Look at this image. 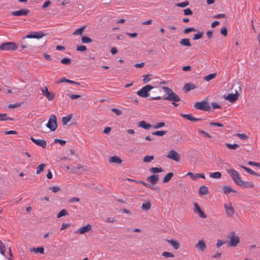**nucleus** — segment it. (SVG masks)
Instances as JSON below:
<instances>
[{"instance_id":"26","label":"nucleus","mask_w":260,"mask_h":260,"mask_svg":"<svg viewBox=\"0 0 260 260\" xmlns=\"http://www.w3.org/2000/svg\"><path fill=\"white\" fill-rule=\"evenodd\" d=\"M223 190L225 194H228L231 192H237V191L234 190L231 186L228 185L224 186Z\"/></svg>"},{"instance_id":"47","label":"nucleus","mask_w":260,"mask_h":260,"mask_svg":"<svg viewBox=\"0 0 260 260\" xmlns=\"http://www.w3.org/2000/svg\"><path fill=\"white\" fill-rule=\"evenodd\" d=\"M162 256H163L165 257H167V258L174 257V255L172 253L169 252H167V251L163 252L162 253Z\"/></svg>"},{"instance_id":"21","label":"nucleus","mask_w":260,"mask_h":260,"mask_svg":"<svg viewBox=\"0 0 260 260\" xmlns=\"http://www.w3.org/2000/svg\"><path fill=\"white\" fill-rule=\"evenodd\" d=\"M181 115L182 117H183L187 120H189L190 121H200V120H202L201 118H197L194 117H192L191 114H182Z\"/></svg>"},{"instance_id":"60","label":"nucleus","mask_w":260,"mask_h":260,"mask_svg":"<svg viewBox=\"0 0 260 260\" xmlns=\"http://www.w3.org/2000/svg\"><path fill=\"white\" fill-rule=\"evenodd\" d=\"M226 243V241L218 240L216 243V247L217 248H219L221 246L224 244Z\"/></svg>"},{"instance_id":"11","label":"nucleus","mask_w":260,"mask_h":260,"mask_svg":"<svg viewBox=\"0 0 260 260\" xmlns=\"http://www.w3.org/2000/svg\"><path fill=\"white\" fill-rule=\"evenodd\" d=\"M194 212L195 213L198 214L199 216L203 218H205L207 217V215L204 213V212L202 211L200 207L198 205L197 203H194Z\"/></svg>"},{"instance_id":"48","label":"nucleus","mask_w":260,"mask_h":260,"mask_svg":"<svg viewBox=\"0 0 260 260\" xmlns=\"http://www.w3.org/2000/svg\"><path fill=\"white\" fill-rule=\"evenodd\" d=\"M203 34H204L203 32L201 31V32H200L197 34H195L194 35V37L193 38V40H198V39H201V38H202Z\"/></svg>"},{"instance_id":"55","label":"nucleus","mask_w":260,"mask_h":260,"mask_svg":"<svg viewBox=\"0 0 260 260\" xmlns=\"http://www.w3.org/2000/svg\"><path fill=\"white\" fill-rule=\"evenodd\" d=\"M21 106V104L20 103H16L14 104H10L8 105V107L10 109L11 108H15L19 107Z\"/></svg>"},{"instance_id":"40","label":"nucleus","mask_w":260,"mask_h":260,"mask_svg":"<svg viewBox=\"0 0 260 260\" xmlns=\"http://www.w3.org/2000/svg\"><path fill=\"white\" fill-rule=\"evenodd\" d=\"M85 28V26H84L81 28H79L77 29H76L74 32H73V35H81L83 33V31L84 30V29Z\"/></svg>"},{"instance_id":"36","label":"nucleus","mask_w":260,"mask_h":260,"mask_svg":"<svg viewBox=\"0 0 260 260\" xmlns=\"http://www.w3.org/2000/svg\"><path fill=\"white\" fill-rule=\"evenodd\" d=\"M153 155H146L143 158V161L144 162H149L154 159Z\"/></svg>"},{"instance_id":"51","label":"nucleus","mask_w":260,"mask_h":260,"mask_svg":"<svg viewBox=\"0 0 260 260\" xmlns=\"http://www.w3.org/2000/svg\"><path fill=\"white\" fill-rule=\"evenodd\" d=\"M187 175L190 176V178L194 180L198 178V174H194L192 172H188L187 174Z\"/></svg>"},{"instance_id":"61","label":"nucleus","mask_w":260,"mask_h":260,"mask_svg":"<svg viewBox=\"0 0 260 260\" xmlns=\"http://www.w3.org/2000/svg\"><path fill=\"white\" fill-rule=\"evenodd\" d=\"M54 142L55 143H58L61 146L64 145L66 144V141H64V140H60V139H56L54 140Z\"/></svg>"},{"instance_id":"8","label":"nucleus","mask_w":260,"mask_h":260,"mask_svg":"<svg viewBox=\"0 0 260 260\" xmlns=\"http://www.w3.org/2000/svg\"><path fill=\"white\" fill-rule=\"evenodd\" d=\"M41 92L44 96H45L49 101H52L55 98V94L51 92L48 90V87L45 86L40 88Z\"/></svg>"},{"instance_id":"29","label":"nucleus","mask_w":260,"mask_h":260,"mask_svg":"<svg viewBox=\"0 0 260 260\" xmlns=\"http://www.w3.org/2000/svg\"><path fill=\"white\" fill-rule=\"evenodd\" d=\"M72 114H69L67 116L62 117V123L63 125H66L71 119L72 117Z\"/></svg>"},{"instance_id":"31","label":"nucleus","mask_w":260,"mask_h":260,"mask_svg":"<svg viewBox=\"0 0 260 260\" xmlns=\"http://www.w3.org/2000/svg\"><path fill=\"white\" fill-rule=\"evenodd\" d=\"M151 203L150 202H148L142 204V209L144 211H148L151 208Z\"/></svg>"},{"instance_id":"56","label":"nucleus","mask_w":260,"mask_h":260,"mask_svg":"<svg viewBox=\"0 0 260 260\" xmlns=\"http://www.w3.org/2000/svg\"><path fill=\"white\" fill-rule=\"evenodd\" d=\"M220 33L224 37L228 35L227 28L225 26H223L220 30Z\"/></svg>"},{"instance_id":"12","label":"nucleus","mask_w":260,"mask_h":260,"mask_svg":"<svg viewBox=\"0 0 260 260\" xmlns=\"http://www.w3.org/2000/svg\"><path fill=\"white\" fill-rule=\"evenodd\" d=\"M29 12L27 9H23L18 11H13L12 12V15L13 16H25L27 15Z\"/></svg>"},{"instance_id":"2","label":"nucleus","mask_w":260,"mask_h":260,"mask_svg":"<svg viewBox=\"0 0 260 260\" xmlns=\"http://www.w3.org/2000/svg\"><path fill=\"white\" fill-rule=\"evenodd\" d=\"M227 238L230 240L228 242V246L229 247H236L240 242L239 237L238 235H236L235 232L234 231L230 233Z\"/></svg>"},{"instance_id":"52","label":"nucleus","mask_w":260,"mask_h":260,"mask_svg":"<svg viewBox=\"0 0 260 260\" xmlns=\"http://www.w3.org/2000/svg\"><path fill=\"white\" fill-rule=\"evenodd\" d=\"M111 111L114 112L117 116H120L122 114V111L118 109L112 108Z\"/></svg>"},{"instance_id":"64","label":"nucleus","mask_w":260,"mask_h":260,"mask_svg":"<svg viewBox=\"0 0 260 260\" xmlns=\"http://www.w3.org/2000/svg\"><path fill=\"white\" fill-rule=\"evenodd\" d=\"M79 201H80V199L78 198H76V197L72 198L69 200V202L70 203H74V202H78Z\"/></svg>"},{"instance_id":"14","label":"nucleus","mask_w":260,"mask_h":260,"mask_svg":"<svg viewBox=\"0 0 260 260\" xmlns=\"http://www.w3.org/2000/svg\"><path fill=\"white\" fill-rule=\"evenodd\" d=\"M195 247L201 251H204L207 246L204 240H200L196 244Z\"/></svg>"},{"instance_id":"43","label":"nucleus","mask_w":260,"mask_h":260,"mask_svg":"<svg viewBox=\"0 0 260 260\" xmlns=\"http://www.w3.org/2000/svg\"><path fill=\"white\" fill-rule=\"evenodd\" d=\"M61 63L69 65L71 64V59L69 58H64L60 60Z\"/></svg>"},{"instance_id":"33","label":"nucleus","mask_w":260,"mask_h":260,"mask_svg":"<svg viewBox=\"0 0 260 260\" xmlns=\"http://www.w3.org/2000/svg\"><path fill=\"white\" fill-rule=\"evenodd\" d=\"M46 166V165L45 164H42L39 165L37 168L36 174H39L43 172Z\"/></svg>"},{"instance_id":"35","label":"nucleus","mask_w":260,"mask_h":260,"mask_svg":"<svg viewBox=\"0 0 260 260\" xmlns=\"http://www.w3.org/2000/svg\"><path fill=\"white\" fill-rule=\"evenodd\" d=\"M30 251L35 252H39L40 253L43 254L44 252V249L42 247L38 248H32V249H30Z\"/></svg>"},{"instance_id":"63","label":"nucleus","mask_w":260,"mask_h":260,"mask_svg":"<svg viewBox=\"0 0 260 260\" xmlns=\"http://www.w3.org/2000/svg\"><path fill=\"white\" fill-rule=\"evenodd\" d=\"M50 4H51L50 1H49V0L46 1L44 3L43 6H42V9H45V8H47L48 7H49L50 5Z\"/></svg>"},{"instance_id":"28","label":"nucleus","mask_w":260,"mask_h":260,"mask_svg":"<svg viewBox=\"0 0 260 260\" xmlns=\"http://www.w3.org/2000/svg\"><path fill=\"white\" fill-rule=\"evenodd\" d=\"M149 171L152 173H161L164 171L162 169L161 167L159 168H156V167H153L149 169Z\"/></svg>"},{"instance_id":"41","label":"nucleus","mask_w":260,"mask_h":260,"mask_svg":"<svg viewBox=\"0 0 260 260\" xmlns=\"http://www.w3.org/2000/svg\"><path fill=\"white\" fill-rule=\"evenodd\" d=\"M167 131H156V132H153L152 133V134L153 135H155V136H163L164 135H166L167 134Z\"/></svg>"},{"instance_id":"6","label":"nucleus","mask_w":260,"mask_h":260,"mask_svg":"<svg viewBox=\"0 0 260 260\" xmlns=\"http://www.w3.org/2000/svg\"><path fill=\"white\" fill-rule=\"evenodd\" d=\"M153 88V87L150 85H146L141 89L138 91L137 94L142 98H147L149 95V91Z\"/></svg>"},{"instance_id":"42","label":"nucleus","mask_w":260,"mask_h":260,"mask_svg":"<svg viewBox=\"0 0 260 260\" xmlns=\"http://www.w3.org/2000/svg\"><path fill=\"white\" fill-rule=\"evenodd\" d=\"M68 215V212L66 209H62L61 210L58 214L57 215V218H60L62 216Z\"/></svg>"},{"instance_id":"24","label":"nucleus","mask_w":260,"mask_h":260,"mask_svg":"<svg viewBox=\"0 0 260 260\" xmlns=\"http://www.w3.org/2000/svg\"><path fill=\"white\" fill-rule=\"evenodd\" d=\"M138 126L142 127L145 129H148L152 126L150 124L147 123L146 121L143 120L139 122Z\"/></svg>"},{"instance_id":"20","label":"nucleus","mask_w":260,"mask_h":260,"mask_svg":"<svg viewBox=\"0 0 260 260\" xmlns=\"http://www.w3.org/2000/svg\"><path fill=\"white\" fill-rule=\"evenodd\" d=\"M196 88V86L191 83H186L184 85L183 89L185 92H187L191 90L194 89Z\"/></svg>"},{"instance_id":"9","label":"nucleus","mask_w":260,"mask_h":260,"mask_svg":"<svg viewBox=\"0 0 260 260\" xmlns=\"http://www.w3.org/2000/svg\"><path fill=\"white\" fill-rule=\"evenodd\" d=\"M46 35L42 31H32L30 34L25 36L28 39H40L44 37Z\"/></svg>"},{"instance_id":"19","label":"nucleus","mask_w":260,"mask_h":260,"mask_svg":"<svg viewBox=\"0 0 260 260\" xmlns=\"http://www.w3.org/2000/svg\"><path fill=\"white\" fill-rule=\"evenodd\" d=\"M224 208L227 215L229 216H233L234 213V209L232 205L225 204Z\"/></svg>"},{"instance_id":"59","label":"nucleus","mask_w":260,"mask_h":260,"mask_svg":"<svg viewBox=\"0 0 260 260\" xmlns=\"http://www.w3.org/2000/svg\"><path fill=\"white\" fill-rule=\"evenodd\" d=\"M247 164L250 166H254L260 168V163L252 161H249Z\"/></svg>"},{"instance_id":"16","label":"nucleus","mask_w":260,"mask_h":260,"mask_svg":"<svg viewBox=\"0 0 260 260\" xmlns=\"http://www.w3.org/2000/svg\"><path fill=\"white\" fill-rule=\"evenodd\" d=\"M159 180V176L158 175H152L147 178V181L150 182L151 184H155Z\"/></svg>"},{"instance_id":"44","label":"nucleus","mask_w":260,"mask_h":260,"mask_svg":"<svg viewBox=\"0 0 260 260\" xmlns=\"http://www.w3.org/2000/svg\"><path fill=\"white\" fill-rule=\"evenodd\" d=\"M216 75L215 73L210 74L209 75L206 76L204 77V79L207 81H209L211 79L214 78L216 77Z\"/></svg>"},{"instance_id":"62","label":"nucleus","mask_w":260,"mask_h":260,"mask_svg":"<svg viewBox=\"0 0 260 260\" xmlns=\"http://www.w3.org/2000/svg\"><path fill=\"white\" fill-rule=\"evenodd\" d=\"M184 14L185 15H189L192 14V12L191 9L187 8L183 10Z\"/></svg>"},{"instance_id":"4","label":"nucleus","mask_w":260,"mask_h":260,"mask_svg":"<svg viewBox=\"0 0 260 260\" xmlns=\"http://www.w3.org/2000/svg\"><path fill=\"white\" fill-rule=\"evenodd\" d=\"M227 172L230 175L234 183L237 185L242 180L240 176V174L234 169H228Z\"/></svg>"},{"instance_id":"54","label":"nucleus","mask_w":260,"mask_h":260,"mask_svg":"<svg viewBox=\"0 0 260 260\" xmlns=\"http://www.w3.org/2000/svg\"><path fill=\"white\" fill-rule=\"evenodd\" d=\"M49 190H52L53 192L56 193L61 190V188L58 186H52L49 188Z\"/></svg>"},{"instance_id":"10","label":"nucleus","mask_w":260,"mask_h":260,"mask_svg":"<svg viewBox=\"0 0 260 260\" xmlns=\"http://www.w3.org/2000/svg\"><path fill=\"white\" fill-rule=\"evenodd\" d=\"M167 158L176 161H179L180 159V155L174 150H170L167 155Z\"/></svg>"},{"instance_id":"5","label":"nucleus","mask_w":260,"mask_h":260,"mask_svg":"<svg viewBox=\"0 0 260 260\" xmlns=\"http://www.w3.org/2000/svg\"><path fill=\"white\" fill-rule=\"evenodd\" d=\"M194 107L197 110L205 111H209L211 110V107L208 103L205 101L196 103Z\"/></svg>"},{"instance_id":"45","label":"nucleus","mask_w":260,"mask_h":260,"mask_svg":"<svg viewBox=\"0 0 260 260\" xmlns=\"http://www.w3.org/2000/svg\"><path fill=\"white\" fill-rule=\"evenodd\" d=\"M137 182L143 185L144 186H145L147 188H150L151 189H155V190L156 189L155 187H154L152 186L151 185L146 183L144 181H138Z\"/></svg>"},{"instance_id":"49","label":"nucleus","mask_w":260,"mask_h":260,"mask_svg":"<svg viewBox=\"0 0 260 260\" xmlns=\"http://www.w3.org/2000/svg\"><path fill=\"white\" fill-rule=\"evenodd\" d=\"M165 125V123L161 122L157 123L156 124L154 125L153 127L155 129H158L159 128L164 126Z\"/></svg>"},{"instance_id":"18","label":"nucleus","mask_w":260,"mask_h":260,"mask_svg":"<svg viewBox=\"0 0 260 260\" xmlns=\"http://www.w3.org/2000/svg\"><path fill=\"white\" fill-rule=\"evenodd\" d=\"M91 229V225L90 224H87L85 226H84L81 228H80L77 231V233H80L81 234H83L86 232H89Z\"/></svg>"},{"instance_id":"1","label":"nucleus","mask_w":260,"mask_h":260,"mask_svg":"<svg viewBox=\"0 0 260 260\" xmlns=\"http://www.w3.org/2000/svg\"><path fill=\"white\" fill-rule=\"evenodd\" d=\"M162 89L168 95L167 96L161 97L158 96L155 97H151L149 98V100H159L163 99L164 100H167L172 102V104L175 107H177L178 104H177L176 102H178L181 100L179 95L173 92V90L168 87L164 86L162 87Z\"/></svg>"},{"instance_id":"7","label":"nucleus","mask_w":260,"mask_h":260,"mask_svg":"<svg viewBox=\"0 0 260 260\" xmlns=\"http://www.w3.org/2000/svg\"><path fill=\"white\" fill-rule=\"evenodd\" d=\"M46 126L51 131H54L57 128V118L55 115L53 114L50 116Z\"/></svg>"},{"instance_id":"38","label":"nucleus","mask_w":260,"mask_h":260,"mask_svg":"<svg viewBox=\"0 0 260 260\" xmlns=\"http://www.w3.org/2000/svg\"><path fill=\"white\" fill-rule=\"evenodd\" d=\"M6 247L3 243L0 241V253L5 256Z\"/></svg>"},{"instance_id":"27","label":"nucleus","mask_w":260,"mask_h":260,"mask_svg":"<svg viewBox=\"0 0 260 260\" xmlns=\"http://www.w3.org/2000/svg\"><path fill=\"white\" fill-rule=\"evenodd\" d=\"M180 44L182 46L190 47L191 46V44L189 41V39H182L180 41Z\"/></svg>"},{"instance_id":"25","label":"nucleus","mask_w":260,"mask_h":260,"mask_svg":"<svg viewBox=\"0 0 260 260\" xmlns=\"http://www.w3.org/2000/svg\"><path fill=\"white\" fill-rule=\"evenodd\" d=\"M199 192L200 194L205 195L208 193L209 191L207 186L203 185L199 188Z\"/></svg>"},{"instance_id":"46","label":"nucleus","mask_w":260,"mask_h":260,"mask_svg":"<svg viewBox=\"0 0 260 260\" xmlns=\"http://www.w3.org/2000/svg\"><path fill=\"white\" fill-rule=\"evenodd\" d=\"M81 41L83 43H88L92 42L91 39L86 36L82 37Z\"/></svg>"},{"instance_id":"23","label":"nucleus","mask_w":260,"mask_h":260,"mask_svg":"<svg viewBox=\"0 0 260 260\" xmlns=\"http://www.w3.org/2000/svg\"><path fill=\"white\" fill-rule=\"evenodd\" d=\"M167 241L170 243L175 249L177 250L180 248V243L177 241L171 239L167 240Z\"/></svg>"},{"instance_id":"22","label":"nucleus","mask_w":260,"mask_h":260,"mask_svg":"<svg viewBox=\"0 0 260 260\" xmlns=\"http://www.w3.org/2000/svg\"><path fill=\"white\" fill-rule=\"evenodd\" d=\"M109 161L110 162L121 164L122 162V160L119 157L115 155L110 157Z\"/></svg>"},{"instance_id":"3","label":"nucleus","mask_w":260,"mask_h":260,"mask_svg":"<svg viewBox=\"0 0 260 260\" xmlns=\"http://www.w3.org/2000/svg\"><path fill=\"white\" fill-rule=\"evenodd\" d=\"M18 48L17 45L12 42L3 43L0 46V50L15 51Z\"/></svg>"},{"instance_id":"50","label":"nucleus","mask_w":260,"mask_h":260,"mask_svg":"<svg viewBox=\"0 0 260 260\" xmlns=\"http://www.w3.org/2000/svg\"><path fill=\"white\" fill-rule=\"evenodd\" d=\"M236 136L238 137L241 140H246L248 139V136L244 134H237Z\"/></svg>"},{"instance_id":"34","label":"nucleus","mask_w":260,"mask_h":260,"mask_svg":"<svg viewBox=\"0 0 260 260\" xmlns=\"http://www.w3.org/2000/svg\"><path fill=\"white\" fill-rule=\"evenodd\" d=\"M225 145L228 148H229L230 149H234V150H236L237 148L240 147L239 145H238L237 144H229V143H225Z\"/></svg>"},{"instance_id":"53","label":"nucleus","mask_w":260,"mask_h":260,"mask_svg":"<svg viewBox=\"0 0 260 260\" xmlns=\"http://www.w3.org/2000/svg\"><path fill=\"white\" fill-rule=\"evenodd\" d=\"M67 95L69 96L72 100H75V99H78L81 97L80 95L70 94V93H68Z\"/></svg>"},{"instance_id":"13","label":"nucleus","mask_w":260,"mask_h":260,"mask_svg":"<svg viewBox=\"0 0 260 260\" xmlns=\"http://www.w3.org/2000/svg\"><path fill=\"white\" fill-rule=\"evenodd\" d=\"M30 140L34 142L35 144L41 146L43 148H45L47 146V143L46 141L44 140H40V139H35L33 137H30Z\"/></svg>"},{"instance_id":"30","label":"nucleus","mask_w":260,"mask_h":260,"mask_svg":"<svg viewBox=\"0 0 260 260\" xmlns=\"http://www.w3.org/2000/svg\"><path fill=\"white\" fill-rule=\"evenodd\" d=\"M173 175H174L173 173L172 172L169 173L168 174H167L164 178L163 182L164 183L168 182L171 180V179L172 178V177L173 176Z\"/></svg>"},{"instance_id":"39","label":"nucleus","mask_w":260,"mask_h":260,"mask_svg":"<svg viewBox=\"0 0 260 260\" xmlns=\"http://www.w3.org/2000/svg\"><path fill=\"white\" fill-rule=\"evenodd\" d=\"M7 114L5 113H0V121H3L6 120H13V118L9 117L7 118Z\"/></svg>"},{"instance_id":"15","label":"nucleus","mask_w":260,"mask_h":260,"mask_svg":"<svg viewBox=\"0 0 260 260\" xmlns=\"http://www.w3.org/2000/svg\"><path fill=\"white\" fill-rule=\"evenodd\" d=\"M238 185L245 188H252L254 187V184L252 182L244 181L243 180L240 181Z\"/></svg>"},{"instance_id":"17","label":"nucleus","mask_w":260,"mask_h":260,"mask_svg":"<svg viewBox=\"0 0 260 260\" xmlns=\"http://www.w3.org/2000/svg\"><path fill=\"white\" fill-rule=\"evenodd\" d=\"M238 96L239 93L236 92L235 94H229L225 98V99L230 102L234 103L238 100Z\"/></svg>"},{"instance_id":"57","label":"nucleus","mask_w":260,"mask_h":260,"mask_svg":"<svg viewBox=\"0 0 260 260\" xmlns=\"http://www.w3.org/2000/svg\"><path fill=\"white\" fill-rule=\"evenodd\" d=\"M196 29L193 27H188L184 30V34H188L190 31H196Z\"/></svg>"},{"instance_id":"32","label":"nucleus","mask_w":260,"mask_h":260,"mask_svg":"<svg viewBox=\"0 0 260 260\" xmlns=\"http://www.w3.org/2000/svg\"><path fill=\"white\" fill-rule=\"evenodd\" d=\"M210 177L215 179H219L221 177V174L219 172L211 173L209 175Z\"/></svg>"},{"instance_id":"37","label":"nucleus","mask_w":260,"mask_h":260,"mask_svg":"<svg viewBox=\"0 0 260 260\" xmlns=\"http://www.w3.org/2000/svg\"><path fill=\"white\" fill-rule=\"evenodd\" d=\"M189 4V2L185 1V2H182V3H176V4H175V6L178 7L184 8V7L188 6Z\"/></svg>"},{"instance_id":"58","label":"nucleus","mask_w":260,"mask_h":260,"mask_svg":"<svg viewBox=\"0 0 260 260\" xmlns=\"http://www.w3.org/2000/svg\"><path fill=\"white\" fill-rule=\"evenodd\" d=\"M77 50L84 52L87 50V48L85 46H79L77 47Z\"/></svg>"}]
</instances>
